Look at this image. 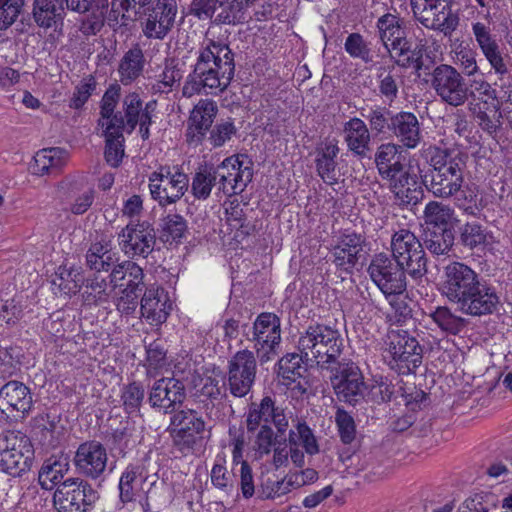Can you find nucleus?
I'll list each match as a JSON object with an SVG mask.
<instances>
[{
	"instance_id": "nucleus-9",
	"label": "nucleus",
	"mask_w": 512,
	"mask_h": 512,
	"mask_svg": "<svg viewBox=\"0 0 512 512\" xmlns=\"http://www.w3.org/2000/svg\"><path fill=\"white\" fill-rule=\"evenodd\" d=\"M367 271L386 298L401 295L406 291V268L391 255L383 252L375 254Z\"/></svg>"
},
{
	"instance_id": "nucleus-15",
	"label": "nucleus",
	"mask_w": 512,
	"mask_h": 512,
	"mask_svg": "<svg viewBox=\"0 0 512 512\" xmlns=\"http://www.w3.org/2000/svg\"><path fill=\"white\" fill-rule=\"evenodd\" d=\"M332 386L339 400L349 404L360 402L366 392L359 367L352 361L339 362L331 377Z\"/></svg>"
},
{
	"instance_id": "nucleus-27",
	"label": "nucleus",
	"mask_w": 512,
	"mask_h": 512,
	"mask_svg": "<svg viewBox=\"0 0 512 512\" xmlns=\"http://www.w3.org/2000/svg\"><path fill=\"white\" fill-rule=\"evenodd\" d=\"M150 475L144 461L129 464L119 479V499L123 504L136 500L144 491Z\"/></svg>"
},
{
	"instance_id": "nucleus-47",
	"label": "nucleus",
	"mask_w": 512,
	"mask_h": 512,
	"mask_svg": "<svg viewBox=\"0 0 512 512\" xmlns=\"http://www.w3.org/2000/svg\"><path fill=\"white\" fill-rule=\"evenodd\" d=\"M305 357L302 353H289L283 356L278 362V375L286 384L296 382L306 373V366L303 365Z\"/></svg>"
},
{
	"instance_id": "nucleus-32",
	"label": "nucleus",
	"mask_w": 512,
	"mask_h": 512,
	"mask_svg": "<svg viewBox=\"0 0 512 512\" xmlns=\"http://www.w3.org/2000/svg\"><path fill=\"white\" fill-rule=\"evenodd\" d=\"M393 135L407 148H415L421 140L420 123L411 112H399L392 116Z\"/></svg>"
},
{
	"instance_id": "nucleus-8",
	"label": "nucleus",
	"mask_w": 512,
	"mask_h": 512,
	"mask_svg": "<svg viewBox=\"0 0 512 512\" xmlns=\"http://www.w3.org/2000/svg\"><path fill=\"white\" fill-rule=\"evenodd\" d=\"M416 20L425 28L450 36L459 25V16L450 0H410Z\"/></svg>"
},
{
	"instance_id": "nucleus-58",
	"label": "nucleus",
	"mask_w": 512,
	"mask_h": 512,
	"mask_svg": "<svg viewBox=\"0 0 512 512\" xmlns=\"http://www.w3.org/2000/svg\"><path fill=\"white\" fill-rule=\"evenodd\" d=\"M338 434L344 444H350L356 436V425L353 417L344 409L338 408L335 413Z\"/></svg>"
},
{
	"instance_id": "nucleus-49",
	"label": "nucleus",
	"mask_w": 512,
	"mask_h": 512,
	"mask_svg": "<svg viewBox=\"0 0 512 512\" xmlns=\"http://www.w3.org/2000/svg\"><path fill=\"white\" fill-rule=\"evenodd\" d=\"M424 243L426 248L435 255L447 254L454 243L452 229H426Z\"/></svg>"
},
{
	"instance_id": "nucleus-30",
	"label": "nucleus",
	"mask_w": 512,
	"mask_h": 512,
	"mask_svg": "<svg viewBox=\"0 0 512 512\" xmlns=\"http://www.w3.org/2000/svg\"><path fill=\"white\" fill-rule=\"evenodd\" d=\"M229 0H193L190 14L198 19H208L215 15V22L222 24L239 23L235 12H230Z\"/></svg>"
},
{
	"instance_id": "nucleus-57",
	"label": "nucleus",
	"mask_w": 512,
	"mask_h": 512,
	"mask_svg": "<svg viewBox=\"0 0 512 512\" xmlns=\"http://www.w3.org/2000/svg\"><path fill=\"white\" fill-rule=\"evenodd\" d=\"M289 481L288 476L286 475L281 480H272L267 479L263 481L258 490L259 497L263 500H275L284 496L293 490Z\"/></svg>"
},
{
	"instance_id": "nucleus-3",
	"label": "nucleus",
	"mask_w": 512,
	"mask_h": 512,
	"mask_svg": "<svg viewBox=\"0 0 512 512\" xmlns=\"http://www.w3.org/2000/svg\"><path fill=\"white\" fill-rule=\"evenodd\" d=\"M298 350L305 361L315 362L321 368L337 363L343 350V338L340 332L325 324H311L298 339Z\"/></svg>"
},
{
	"instance_id": "nucleus-13",
	"label": "nucleus",
	"mask_w": 512,
	"mask_h": 512,
	"mask_svg": "<svg viewBox=\"0 0 512 512\" xmlns=\"http://www.w3.org/2000/svg\"><path fill=\"white\" fill-rule=\"evenodd\" d=\"M257 361L253 351H237L228 362L227 385L235 397L246 396L256 379Z\"/></svg>"
},
{
	"instance_id": "nucleus-10",
	"label": "nucleus",
	"mask_w": 512,
	"mask_h": 512,
	"mask_svg": "<svg viewBox=\"0 0 512 512\" xmlns=\"http://www.w3.org/2000/svg\"><path fill=\"white\" fill-rule=\"evenodd\" d=\"M189 189V177L184 172L169 167H161L149 176L151 198L161 208L176 204Z\"/></svg>"
},
{
	"instance_id": "nucleus-20",
	"label": "nucleus",
	"mask_w": 512,
	"mask_h": 512,
	"mask_svg": "<svg viewBox=\"0 0 512 512\" xmlns=\"http://www.w3.org/2000/svg\"><path fill=\"white\" fill-rule=\"evenodd\" d=\"M177 15L176 0H156L145 14L142 32L149 39H164L174 26Z\"/></svg>"
},
{
	"instance_id": "nucleus-56",
	"label": "nucleus",
	"mask_w": 512,
	"mask_h": 512,
	"mask_svg": "<svg viewBox=\"0 0 512 512\" xmlns=\"http://www.w3.org/2000/svg\"><path fill=\"white\" fill-rule=\"evenodd\" d=\"M147 375L156 377L158 371L167 365L166 350L160 341H153L146 348Z\"/></svg>"
},
{
	"instance_id": "nucleus-4",
	"label": "nucleus",
	"mask_w": 512,
	"mask_h": 512,
	"mask_svg": "<svg viewBox=\"0 0 512 512\" xmlns=\"http://www.w3.org/2000/svg\"><path fill=\"white\" fill-rule=\"evenodd\" d=\"M33 449L30 439L20 431L0 434V471L19 477L30 469Z\"/></svg>"
},
{
	"instance_id": "nucleus-41",
	"label": "nucleus",
	"mask_w": 512,
	"mask_h": 512,
	"mask_svg": "<svg viewBox=\"0 0 512 512\" xmlns=\"http://www.w3.org/2000/svg\"><path fill=\"white\" fill-rule=\"evenodd\" d=\"M217 176L214 165H201L192 174L191 182L189 181L190 193L199 201L207 200L213 189L217 190Z\"/></svg>"
},
{
	"instance_id": "nucleus-16",
	"label": "nucleus",
	"mask_w": 512,
	"mask_h": 512,
	"mask_svg": "<svg viewBox=\"0 0 512 512\" xmlns=\"http://www.w3.org/2000/svg\"><path fill=\"white\" fill-rule=\"evenodd\" d=\"M481 279V275L468 265L452 262L444 268L442 294L457 304Z\"/></svg>"
},
{
	"instance_id": "nucleus-50",
	"label": "nucleus",
	"mask_w": 512,
	"mask_h": 512,
	"mask_svg": "<svg viewBox=\"0 0 512 512\" xmlns=\"http://www.w3.org/2000/svg\"><path fill=\"white\" fill-rule=\"evenodd\" d=\"M377 27L381 41L387 49H389V45L405 37L399 19L392 14H385L380 17L377 21Z\"/></svg>"
},
{
	"instance_id": "nucleus-61",
	"label": "nucleus",
	"mask_w": 512,
	"mask_h": 512,
	"mask_svg": "<svg viewBox=\"0 0 512 512\" xmlns=\"http://www.w3.org/2000/svg\"><path fill=\"white\" fill-rule=\"evenodd\" d=\"M97 82L92 75L83 78L75 87L73 95L70 99L69 106L73 109H80L91 97L96 89Z\"/></svg>"
},
{
	"instance_id": "nucleus-33",
	"label": "nucleus",
	"mask_w": 512,
	"mask_h": 512,
	"mask_svg": "<svg viewBox=\"0 0 512 512\" xmlns=\"http://www.w3.org/2000/svg\"><path fill=\"white\" fill-rule=\"evenodd\" d=\"M146 59L141 46L133 44L121 57L117 73L121 84L127 86L136 82L143 74Z\"/></svg>"
},
{
	"instance_id": "nucleus-14",
	"label": "nucleus",
	"mask_w": 512,
	"mask_h": 512,
	"mask_svg": "<svg viewBox=\"0 0 512 512\" xmlns=\"http://www.w3.org/2000/svg\"><path fill=\"white\" fill-rule=\"evenodd\" d=\"M119 247L129 258H146L156 244L155 230L148 221H130L118 235Z\"/></svg>"
},
{
	"instance_id": "nucleus-53",
	"label": "nucleus",
	"mask_w": 512,
	"mask_h": 512,
	"mask_svg": "<svg viewBox=\"0 0 512 512\" xmlns=\"http://www.w3.org/2000/svg\"><path fill=\"white\" fill-rule=\"evenodd\" d=\"M182 77L183 75L179 68L173 65H166L151 84V90L154 94L169 93L173 90L175 85H179Z\"/></svg>"
},
{
	"instance_id": "nucleus-63",
	"label": "nucleus",
	"mask_w": 512,
	"mask_h": 512,
	"mask_svg": "<svg viewBox=\"0 0 512 512\" xmlns=\"http://www.w3.org/2000/svg\"><path fill=\"white\" fill-rule=\"evenodd\" d=\"M144 395L145 391L140 383L133 382L124 386L121 399L125 410L129 413L137 411L144 399Z\"/></svg>"
},
{
	"instance_id": "nucleus-12",
	"label": "nucleus",
	"mask_w": 512,
	"mask_h": 512,
	"mask_svg": "<svg viewBox=\"0 0 512 512\" xmlns=\"http://www.w3.org/2000/svg\"><path fill=\"white\" fill-rule=\"evenodd\" d=\"M217 176V196L232 197L245 191L252 181L253 169L245 165L239 156L225 158L219 165L214 166Z\"/></svg>"
},
{
	"instance_id": "nucleus-59",
	"label": "nucleus",
	"mask_w": 512,
	"mask_h": 512,
	"mask_svg": "<svg viewBox=\"0 0 512 512\" xmlns=\"http://www.w3.org/2000/svg\"><path fill=\"white\" fill-rule=\"evenodd\" d=\"M26 0H0V29L10 27L22 13Z\"/></svg>"
},
{
	"instance_id": "nucleus-44",
	"label": "nucleus",
	"mask_w": 512,
	"mask_h": 512,
	"mask_svg": "<svg viewBox=\"0 0 512 512\" xmlns=\"http://www.w3.org/2000/svg\"><path fill=\"white\" fill-rule=\"evenodd\" d=\"M455 211L447 204L430 201L426 204L423 217L426 229H450Z\"/></svg>"
},
{
	"instance_id": "nucleus-5",
	"label": "nucleus",
	"mask_w": 512,
	"mask_h": 512,
	"mask_svg": "<svg viewBox=\"0 0 512 512\" xmlns=\"http://www.w3.org/2000/svg\"><path fill=\"white\" fill-rule=\"evenodd\" d=\"M243 334L253 343L259 360L268 362L278 354L281 344V320L274 313L263 312Z\"/></svg>"
},
{
	"instance_id": "nucleus-48",
	"label": "nucleus",
	"mask_w": 512,
	"mask_h": 512,
	"mask_svg": "<svg viewBox=\"0 0 512 512\" xmlns=\"http://www.w3.org/2000/svg\"><path fill=\"white\" fill-rule=\"evenodd\" d=\"M451 198L459 209L469 215H476L481 210L479 189L475 184L463 183Z\"/></svg>"
},
{
	"instance_id": "nucleus-43",
	"label": "nucleus",
	"mask_w": 512,
	"mask_h": 512,
	"mask_svg": "<svg viewBox=\"0 0 512 512\" xmlns=\"http://www.w3.org/2000/svg\"><path fill=\"white\" fill-rule=\"evenodd\" d=\"M69 471V462L67 458L48 459L43 464L38 473L39 485L45 490L57 488L63 481L64 476Z\"/></svg>"
},
{
	"instance_id": "nucleus-22",
	"label": "nucleus",
	"mask_w": 512,
	"mask_h": 512,
	"mask_svg": "<svg viewBox=\"0 0 512 512\" xmlns=\"http://www.w3.org/2000/svg\"><path fill=\"white\" fill-rule=\"evenodd\" d=\"M186 398L185 386L174 377H162L151 386L148 402L153 408L172 413Z\"/></svg>"
},
{
	"instance_id": "nucleus-42",
	"label": "nucleus",
	"mask_w": 512,
	"mask_h": 512,
	"mask_svg": "<svg viewBox=\"0 0 512 512\" xmlns=\"http://www.w3.org/2000/svg\"><path fill=\"white\" fill-rule=\"evenodd\" d=\"M105 138L104 158L108 165L117 168L125 155V128H102Z\"/></svg>"
},
{
	"instance_id": "nucleus-25",
	"label": "nucleus",
	"mask_w": 512,
	"mask_h": 512,
	"mask_svg": "<svg viewBox=\"0 0 512 512\" xmlns=\"http://www.w3.org/2000/svg\"><path fill=\"white\" fill-rule=\"evenodd\" d=\"M171 309L172 303L164 288L154 285L146 288L140 301V312L150 325L164 323Z\"/></svg>"
},
{
	"instance_id": "nucleus-29",
	"label": "nucleus",
	"mask_w": 512,
	"mask_h": 512,
	"mask_svg": "<svg viewBox=\"0 0 512 512\" xmlns=\"http://www.w3.org/2000/svg\"><path fill=\"white\" fill-rule=\"evenodd\" d=\"M32 407V395L19 381H9L0 389V411L27 413Z\"/></svg>"
},
{
	"instance_id": "nucleus-31",
	"label": "nucleus",
	"mask_w": 512,
	"mask_h": 512,
	"mask_svg": "<svg viewBox=\"0 0 512 512\" xmlns=\"http://www.w3.org/2000/svg\"><path fill=\"white\" fill-rule=\"evenodd\" d=\"M121 98V87L119 84H111L105 91L100 101V118L98 125L101 128L113 127L125 128L124 118L121 111H116Z\"/></svg>"
},
{
	"instance_id": "nucleus-62",
	"label": "nucleus",
	"mask_w": 512,
	"mask_h": 512,
	"mask_svg": "<svg viewBox=\"0 0 512 512\" xmlns=\"http://www.w3.org/2000/svg\"><path fill=\"white\" fill-rule=\"evenodd\" d=\"M460 239L464 246L475 248L486 242L485 229L476 222H468L461 228Z\"/></svg>"
},
{
	"instance_id": "nucleus-35",
	"label": "nucleus",
	"mask_w": 512,
	"mask_h": 512,
	"mask_svg": "<svg viewBox=\"0 0 512 512\" xmlns=\"http://www.w3.org/2000/svg\"><path fill=\"white\" fill-rule=\"evenodd\" d=\"M33 18L42 28H57L62 25L65 12L64 0H34Z\"/></svg>"
},
{
	"instance_id": "nucleus-28",
	"label": "nucleus",
	"mask_w": 512,
	"mask_h": 512,
	"mask_svg": "<svg viewBox=\"0 0 512 512\" xmlns=\"http://www.w3.org/2000/svg\"><path fill=\"white\" fill-rule=\"evenodd\" d=\"M364 243L365 240L360 234H344L331 249L332 262L338 268L351 272L361 256Z\"/></svg>"
},
{
	"instance_id": "nucleus-55",
	"label": "nucleus",
	"mask_w": 512,
	"mask_h": 512,
	"mask_svg": "<svg viewBox=\"0 0 512 512\" xmlns=\"http://www.w3.org/2000/svg\"><path fill=\"white\" fill-rule=\"evenodd\" d=\"M361 115L368 120L370 128L373 132H376L377 134H383L387 130L391 131L392 116L394 114H392L391 111L386 107L374 106L370 108L368 114L361 112Z\"/></svg>"
},
{
	"instance_id": "nucleus-54",
	"label": "nucleus",
	"mask_w": 512,
	"mask_h": 512,
	"mask_svg": "<svg viewBox=\"0 0 512 512\" xmlns=\"http://www.w3.org/2000/svg\"><path fill=\"white\" fill-rule=\"evenodd\" d=\"M161 231L167 240H180L188 230L186 219L178 213H168L161 219Z\"/></svg>"
},
{
	"instance_id": "nucleus-21",
	"label": "nucleus",
	"mask_w": 512,
	"mask_h": 512,
	"mask_svg": "<svg viewBox=\"0 0 512 512\" xmlns=\"http://www.w3.org/2000/svg\"><path fill=\"white\" fill-rule=\"evenodd\" d=\"M422 349L418 341L407 332H391L388 335L387 353L400 369H415L421 363Z\"/></svg>"
},
{
	"instance_id": "nucleus-18",
	"label": "nucleus",
	"mask_w": 512,
	"mask_h": 512,
	"mask_svg": "<svg viewBox=\"0 0 512 512\" xmlns=\"http://www.w3.org/2000/svg\"><path fill=\"white\" fill-rule=\"evenodd\" d=\"M107 463L106 448L95 440L81 443L73 457L76 471L83 477L93 480L100 478L105 473Z\"/></svg>"
},
{
	"instance_id": "nucleus-36",
	"label": "nucleus",
	"mask_w": 512,
	"mask_h": 512,
	"mask_svg": "<svg viewBox=\"0 0 512 512\" xmlns=\"http://www.w3.org/2000/svg\"><path fill=\"white\" fill-rule=\"evenodd\" d=\"M156 101H150L144 105L143 100L137 92H129L122 99V112L124 113L125 131L131 134L137 127L144 114H152L155 110Z\"/></svg>"
},
{
	"instance_id": "nucleus-23",
	"label": "nucleus",
	"mask_w": 512,
	"mask_h": 512,
	"mask_svg": "<svg viewBox=\"0 0 512 512\" xmlns=\"http://www.w3.org/2000/svg\"><path fill=\"white\" fill-rule=\"evenodd\" d=\"M218 113L217 103L212 99H200L190 112L186 140L197 146L205 139Z\"/></svg>"
},
{
	"instance_id": "nucleus-11",
	"label": "nucleus",
	"mask_w": 512,
	"mask_h": 512,
	"mask_svg": "<svg viewBox=\"0 0 512 512\" xmlns=\"http://www.w3.org/2000/svg\"><path fill=\"white\" fill-rule=\"evenodd\" d=\"M392 257L406 268L414 279H421L427 273L425 251L418 238L409 230L401 229L392 237Z\"/></svg>"
},
{
	"instance_id": "nucleus-17",
	"label": "nucleus",
	"mask_w": 512,
	"mask_h": 512,
	"mask_svg": "<svg viewBox=\"0 0 512 512\" xmlns=\"http://www.w3.org/2000/svg\"><path fill=\"white\" fill-rule=\"evenodd\" d=\"M205 429V422L194 410H180L171 417L168 432L174 446L180 451L192 448L197 435Z\"/></svg>"
},
{
	"instance_id": "nucleus-45",
	"label": "nucleus",
	"mask_w": 512,
	"mask_h": 512,
	"mask_svg": "<svg viewBox=\"0 0 512 512\" xmlns=\"http://www.w3.org/2000/svg\"><path fill=\"white\" fill-rule=\"evenodd\" d=\"M116 261V253L111 251L107 242L93 243L86 253L87 266L97 272L108 271L115 266Z\"/></svg>"
},
{
	"instance_id": "nucleus-24",
	"label": "nucleus",
	"mask_w": 512,
	"mask_h": 512,
	"mask_svg": "<svg viewBox=\"0 0 512 512\" xmlns=\"http://www.w3.org/2000/svg\"><path fill=\"white\" fill-rule=\"evenodd\" d=\"M262 422L266 425L272 422L280 436L289 427V418L285 410L275 406L274 401L270 397H264L258 405H251L246 419L247 430L249 432L255 431Z\"/></svg>"
},
{
	"instance_id": "nucleus-51",
	"label": "nucleus",
	"mask_w": 512,
	"mask_h": 512,
	"mask_svg": "<svg viewBox=\"0 0 512 512\" xmlns=\"http://www.w3.org/2000/svg\"><path fill=\"white\" fill-rule=\"evenodd\" d=\"M117 286L100 276H94L86 285V301L94 303L107 302Z\"/></svg>"
},
{
	"instance_id": "nucleus-52",
	"label": "nucleus",
	"mask_w": 512,
	"mask_h": 512,
	"mask_svg": "<svg viewBox=\"0 0 512 512\" xmlns=\"http://www.w3.org/2000/svg\"><path fill=\"white\" fill-rule=\"evenodd\" d=\"M82 276L76 270L60 267L52 285L64 294H76L81 288Z\"/></svg>"
},
{
	"instance_id": "nucleus-40",
	"label": "nucleus",
	"mask_w": 512,
	"mask_h": 512,
	"mask_svg": "<svg viewBox=\"0 0 512 512\" xmlns=\"http://www.w3.org/2000/svg\"><path fill=\"white\" fill-rule=\"evenodd\" d=\"M109 278H111V283L117 287L131 288V290H141L144 284L143 269L131 260H125L115 265Z\"/></svg>"
},
{
	"instance_id": "nucleus-38",
	"label": "nucleus",
	"mask_w": 512,
	"mask_h": 512,
	"mask_svg": "<svg viewBox=\"0 0 512 512\" xmlns=\"http://www.w3.org/2000/svg\"><path fill=\"white\" fill-rule=\"evenodd\" d=\"M68 152L59 147L38 151L30 169L34 175L43 176L58 172L67 162Z\"/></svg>"
},
{
	"instance_id": "nucleus-1",
	"label": "nucleus",
	"mask_w": 512,
	"mask_h": 512,
	"mask_svg": "<svg viewBox=\"0 0 512 512\" xmlns=\"http://www.w3.org/2000/svg\"><path fill=\"white\" fill-rule=\"evenodd\" d=\"M197 54L194 68L182 87V95L190 98L201 93H222L230 85L235 72L234 54L228 44L217 38L214 29L210 28Z\"/></svg>"
},
{
	"instance_id": "nucleus-2",
	"label": "nucleus",
	"mask_w": 512,
	"mask_h": 512,
	"mask_svg": "<svg viewBox=\"0 0 512 512\" xmlns=\"http://www.w3.org/2000/svg\"><path fill=\"white\" fill-rule=\"evenodd\" d=\"M429 168L419 169L421 183L428 192L439 199H451L464 183L465 162L460 153L447 149L429 148Z\"/></svg>"
},
{
	"instance_id": "nucleus-37",
	"label": "nucleus",
	"mask_w": 512,
	"mask_h": 512,
	"mask_svg": "<svg viewBox=\"0 0 512 512\" xmlns=\"http://www.w3.org/2000/svg\"><path fill=\"white\" fill-rule=\"evenodd\" d=\"M403 161L401 146L394 143L381 144L375 153V164L383 180L401 172L405 167Z\"/></svg>"
},
{
	"instance_id": "nucleus-34",
	"label": "nucleus",
	"mask_w": 512,
	"mask_h": 512,
	"mask_svg": "<svg viewBox=\"0 0 512 512\" xmlns=\"http://www.w3.org/2000/svg\"><path fill=\"white\" fill-rule=\"evenodd\" d=\"M343 133L348 149L356 156L366 157L370 151L371 135L365 122L353 117L344 124Z\"/></svg>"
},
{
	"instance_id": "nucleus-6",
	"label": "nucleus",
	"mask_w": 512,
	"mask_h": 512,
	"mask_svg": "<svg viewBox=\"0 0 512 512\" xmlns=\"http://www.w3.org/2000/svg\"><path fill=\"white\" fill-rule=\"evenodd\" d=\"M98 492L83 478L70 477L54 491L53 506L57 512H90L98 500Z\"/></svg>"
},
{
	"instance_id": "nucleus-26",
	"label": "nucleus",
	"mask_w": 512,
	"mask_h": 512,
	"mask_svg": "<svg viewBox=\"0 0 512 512\" xmlns=\"http://www.w3.org/2000/svg\"><path fill=\"white\" fill-rule=\"evenodd\" d=\"M385 180L399 205H416L421 200L423 191L418 176L410 169L403 167Z\"/></svg>"
},
{
	"instance_id": "nucleus-7",
	"label": "nucleus",
	"mask_w": 512,
	"mask_h": 512,
	"mask_svg": "<svg viewBox=\"0 0 512 512\" xmlns=\"http://www.w3.org/2000/svg\"><path fill=\"white\" fill-rule=\"evenodd\" d=\"M428 83L443 103L453 107L464 105L471 94L463 75L452 65L439 64L430 72Z\"/></svg>"
},
{
	"instance_id": "nucleus-46",
	"label": "nucleus",
	"mask_w": 512,
	"mask_h": 512,
	"mask_svg": "<svg viewBox=\"0 0 512 512\" xmlns=\"http://www.w3.org/2000/svg\"><path fill=\"white\" fill-rule=\"evenodd\" d=\"M429 317L441 329L450 335L459 334L466 326V319L456 315L447 306H438L429 313Z\"/></svg>"
},
{
	"instance_id": "nucleus-39",
	"label": "nucleus",
	"mask_w": 512,
	"mask_h": 512,
	"mask_svg": "<svg viewBox=\"0 0 512 512\" xmlns=\"http://www.w3.org/2000/svg\"><path fill=\"white\" fill-rule=\"evenodd\" d=\"M339 153V147L335 140H327L316 150V170L321 179L333 184L336 181V158Z\"/></svg>"
},
{
	"instance_id": "nucleus-60",
	"label": "nucleus",
	"mask_w": 512,
	"mask_h": 512,
	"mask_svg": "<svg viewBox=\"0 0 512 512\" xmlns=\"http://www.w3.org/2000/svg\"><path fill=\"white\" fill-rule=\"evenodd\" d=\"M344 48L352 58L361 59L364 63L372 61L370 49L359 33H351L346 38Z\"/></svg>"
},
{
	"instance_id": "nucleus-19",
	"label": "nucleus",
	"mask_w": 512,
	"mask_h": 512,
	"mask_svg": "<svg viewBox=\"0 0 512 512\" xmlns=\"http://www.w3.org/2000/svg\"><path fill=\"white\" fill-rule=\"evenodd\" d=\"M499 303L496 289L482 278L456 305L463 314L481 317L493 314Z\"/></svg>"
},
{
	"instance_id": "nucleus-64",
	"label": "nucleus",
	"mask_w": 512,
	"mask_h": 512,
	"mask_svg": "<svg viewBox=\"0 0 512 512\" xmlns=\"http://www.w3.org/2000/svg\"><path fill=\"white\" fill-rule=\"evenodd\" d=\"M237 129L231 119L218 122L211 130L208 140L214 147H221L236 133Z\"/></svg>"
}]
</instances>
